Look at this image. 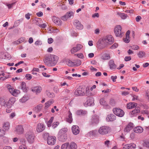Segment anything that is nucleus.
<instances>
[{
    "label": "nucleus",
    "mask_w": 149,
    "mask_h": 149,
    "mask_svg": "<svg viewBox=\"0 0 149 149\" xmlns=\"http://www.w3.org/2000/svg\"><path fill=\"white\" fill-rule=\"evenodd\" d=\"M114 42L113 37L111 35H108L103 37L102 40H99L97 43V46L99 49H102L112 44Z\"/></svg>",
    "instance_id": "nucleus-1"
},
{
    "label": "nucleus",
    "mask_w": 149,
    "mask_h": 149,
    "mask_svg": "<svg viewBox=\"0 0 149 149\" xmlns=\"http://www.w3.org/2000/svg\"><path fill=\"white\" fill-rule=\"evenodd\" d=\"M58 60V56L51 54L46 56L44 60L45 63L48 65L55 66L57 63Z\"/></svg>",
    "instance_id": "nucleus-2"
},
{
    "label": "nucleus",
    "mask_w": 149,
    "mask_h": 149,
    "mask_svg": "<svg viewBox=\"0 0 149 149\" xmlns=\"http://www.w3.org/2000/svg\"><path fill=\"white\" fill-rule=\"evenodd\" d=\"M121 26L119 25H116L114 29L116 36L117 37H122L124 34V32L122 30Z\"/></svg>",
    "instance_id": "nucleus-3"
},
{
    "label": "nucleus",
    "mask_w": 149,
    "mask_h": 149,
    "mask_svg": "<svg viewBox=\"0 0 149 149\" xmlns=\"http://www.w3.org/2000/svg\"><path fill=\"white\" fill-rule=\"evenodd\" d=\"M6 87L10 93L13 96H16L18 94L20 93V91L19 90L14 89L13 86L9 84H7Z\"/></svg>",
    "instance_id": "nucleus-4"
},
{
    "label": "nucleus",
    "mask_w": 149,
    "mask_h": 149,
    "mask_svg": "<svg viewBox=\"0 0 149 149\" xmlns=\"http://www.w3.org/2000/svg\"><path fill=\"white\" fill-rule=\"evenodd\" d=\"M110 128L107 126L100 127L98 130L99 133L102 135H105L109 133L110 131Z\"/></svg>",
    "instance_id": "nucleus-5"
},
{
    "label": "nucleus",
    "mask_w": 149,
    "mask_h": 149,
    "mask_svg": "<svg viewBox=\"0 0 149 149\" xmlns=\"http://www.w3.org/2000/svg\"><path fill=\"white\" fill-rule=\"evenodd\" d=\"M85 91L84 88L79 87L75 90L74 94L77 96L84 95L85 94Z\"/></svg>",
    "instance_id": "nucleus-6"
},
{
    "label": "nucleus",
    "mask_w": 149,
    "mask_h": 149,
    "mask_svg": "<svg viewBox=\"0 0 149 149\" xmlns=\"http://www.w3.org/2000/svg\"><path fill=\"white\" fill-rule=\"evenodd\" d=\"M113 111L115 115L120 117H122L124 115V111L120 109L116 108H114Z\"/></svg>",
    "instance_id": "nucleus-7"
},
{
    "label": "nucleus",
    "mask_w": 149,
    "mask_h": 149,
    "mask_svg": "<svg viewBox=\"0 0 149 149\" xmlns=\"http://www.w3.org/2000/svg\"><path fill=\"white\" fill-rule=\"evenodd\" d=\"M94 100L92 97H88L86 101L84 103L85 107L91 106L94 105Z\"/></svg>",
    "instance_id": "nucleus-8"
},
{
    "label": "nucleus",
    "mask_w": 149,
    "mask_h": 149,
    "mask_svg": "<svg viewBox=\"0 0 149 149\" xmlns=\"http://www.w3.org/2000/svg\"><path fill=\"white\" fill-rule=\"evenodd\" d=\"M83 47L82 45L80 44H77L75 46L72 47L70 52L72 54H73L80 50Z\"/></svg>",
    "instance_id": "nucleus-9"
},
{
    "label": "nucleus",
    "mask_w": 149,
    "mask_h": 149,
    "mask_svg": "<svg viewBox=\"0 0 149 149\" xmlns=\"http://www.w3.org/2000/svg\"><path fill=\"white\" fill-rule=\"evenodd\" d=\"M140 108L139 107H136L135 109L131 111L130 113V115L131 117H133L137 116L140 112Z\"/></svg>",
    "instance_id": "nucleus-10"
},
{
    "label": "nucleus",
    "mask_w": 149,
    "mask_h": 149,
    "mask_svg": "<svg viewBox=\"0 0 149 149\" xmlns=\"http://www.w3.org/2000/svg\"><path fill=\"white\" fill-rule=\"evenodd\" d=\"M136 148V146L135 144L131 143L127 144L124 145L122 149H135Z\"/></svg>",
    "instance_id": "nucleus-11"
},
{
    "label": "nucleus",
    "mask_w": 149,
    "mask_h": 149,
    "mask_svg": "<svg viewBox=\"0 0 149 149\" xmlns=\"http://www.w3.org/2000/svg\"><path fill=\"white\" fill-rule=\"evenodd\" d=\"M99 116L97 115H94L92 116L91 119V122L93 124H97L99 122Z\"/></svg>",
    "instance_id": "nucleus-12"
},
{
    "label": "nucleus",
    "mask_w": 149,
    "mask_h": 149,
    "mask_svg": "<svg viewBox=\"0 0 149 149\" xmlns=\"http://www.w3.org/2000/svg\"><path fill=\"white\" fill-rule=\"evenodd\" d=\"M56 138L55 136H50L48 137V139H47V143L51 145H54L56 140Z\"/></svg>",
    "instance_id": "nucleus-13"
},
{
    "label": "nucleus",
    "mask_w": 149,
    "mask_h": 149,
    "mask_svg": "<svg viewBox=\"0 0 149 149\" xmlns=\"http://www.w3.org/2000/svg\"><path fill=\"white\" fill-rule=\"evenodd\" d=\"M74 25L76 28L79 30L82 29L83 28V26L77 19L74 20Z\"/></svg>",
    "instance_id": "nucleus-14"
},
{
    "label": "nucleus",
    "mask_w": 149,
    "mask_h": 149,
    "mask_svg": "<svg viewBox=\"0 0 149 149\" xmlns=\"http://www.w3.org/2000/svg\"><path fill=\"white\" fill-rule=\"evenodd\" d=\"M52 19L53 22L55 24L59 26L61 25L62 21L58 17L55 16H53L52 17Z\"/></svg>",
    "instance_id": "nucleus-15"
},
{
    "label": "nucleus",
    "mask_w": 149,
    "mask_h": 149,
    "mask_svg": "<svg viewBox=\"0 0 149 149\" xmlns=\"http://www.w3.org/2000/svg\"><path fill=\"white\" fill-rule=\"evenodd\" d=\"M45 128L44 125L42 123H38L36 127V131L38 132H40L43 131Z\"/></svg>",
    "instance_id": "nucleus-16"
},
{
    "label": "nucleus",
    "mask_w": 149,
    "mask_h": 149,
    "mask_svg": "<svg viewBox=\"0 0 149 149\" xmlns=\"http://www.w3.org/2000/svg\"><path fill=\"white\" fill-rule=\"evenodd\" d=\"M72 130L74 134L76 135L79 132V127L77 125H73L72 127Z\"/></svg>",
    "instance_id": "nucleus-17"
},
{
    "label": "nucleus",
    "mask_w": 149,
    "mask_h": 149,
    "mask_svg": "<svg viewBox=\"0 0 149 149\" xmlns=\"http://www.w3.org/2000/svg\"><path fill=\"white\" fill-rule=\"evenodd\" d=\"M26 136L27 139L28 141L30 143H32L34 141V138L35 136L33 134H26Z\"/></svg>",
    "instance_id": "nucleus-18"
},
{
    "label": "nucleus",
    "mask_w": 149,
    "mask_h": 149,
    "mask_svg": "<svg viewBox=\"0 0 149 149\" xmlns=\"http://www.w3.org/2000/svg\"><path fill=\"white\" fill-rule=\"evenodd\" d=\"M17 133L18 134H22L24 132V129L22 125H19L16 128Z\"/></svg>",
    "instance_id": "nucleus-19"
},
{
    "label": "nucleus",
    "mask_w": 149,
    "mask_h": 149,
    "mask_svg": "<svg viewBox=\"0 0 149 149\" xmlns=\"http://www.w3.org/2000/svg\"><path fill=\"white\" fill-rule=\"evenodd\" d=\"M133 124L132 123H130L124 128V131L125 132H129L133 128Z\"/></svg>",
    "instance_id": "nucleus-20"
},
{
    "label": "nucleus",
    "mask_w": 149,
    "mask_h": 149,
    "mask_svg": "<svg viewBox=\"0 0 149 149\" xmlns=\"http://www.w3.org/2000/svg\"><path fill=\"white\" fill-rule=\"evenodd\" d=\"M100 103L101 105L103 106L104 107L105 109H107L110 108L109 106L108 105L104 98H102L100 100Z\"/></svg>",
    "instance_id": "nucleus-21"
},
{
    "label": "nucleus",
    "mask_w": 149,
    "mask_h": 149,
    "mask_svg": "<svg viewBox=\"0 0 149 149\" xmlns=\"http://www.w3.org/2000/svg\"><path fill=\"white\" fill-rule=\"evenodd\" d=\"M42 88L40 86H37L33 87L32 89V91L36 94L39 93L42 91Z\"/></svg>",
    "instance_id": "nucleus-22"
},
{
    "label": "nucleus",
    "mask_w": 149,
    "mask_h": 149,
    "mask_svg": "<svg viewBox=\"0 0 149 149\" xmlns=\"http://www.w3.org/2000/svg\"><path fill=\"white\" fill-rule=\"evenodd\" d=\"M116 119V116L113 114L108 115L106 118L107 121H113Z\"/></svg>",
    "instance_id": "nucleus-23"
},
{
    "label": "nucleus",
    "mask_w": 149,
    "mask_h": 149,
    "mask_svg": "<svg viewBox=\"0 0 149 149\" xmlns=\"http://www.w3.org/2000/svg\"><path fill=\"white\" fill-rule=\"evenodd\" d=\"M130 32V31H127L126 33V37L123 39V40L125 43H128L130 42L129 37Z\"/></svg>",
    "instance_id": "nucleus-24"
},
{
    "label": "nucleus",
    "mask_w": 149,
    "mask_h": 149,
    "mask_svg": "<svg viewBox=\"0 0 149 149\" xmlns=\"http://www.w3.org/2000/svg\"><path fill=\"white\" fill-rule=\"evenodd\" d=\"M109 65L110 68L111 70H113L116 68V66L114 63V61L112 60H110L109 63Z\"/></svg>",
    "instance_id": "nucleus-25"
},
{
    "label": "nucleus",
    "mask_w": 149,
    "mask_h": 149,
    "mask_svg": "<svg viewBox=\"0 0 149 149\" xmlns=\"http://www.w3.org/2000/svg\"><path fill=\"white\" fill-rule=\"evenodd\" d=\"M117 14L122 19H126L128 17L127 15L124 13L117 12Z\"/></svg>",
    "instance_id": "nucleus-26"
},
{
    "label": "nucleus",
    "mask_w": 149,
    "mask_h": 149,
    "mask_svg": "<svg viewBox=\"0 0 149 149\" xmlns=\"http://www.w3.org/2000/svg\"><path fill=\"white\" fill-rule=\"evenodd\" d=\"M68 116L66 118V120L67 122L71 123L72 121V114L70 111H69L68 113Z\"/></svg>",
    "instance_id": "nucleus-27"
},
{
    "label": "nucleus",
    "mask_w": 149,
    "mask_h": 149,
    "mask_svg": "<svg viewBox=\"0 0 149 149\" xmlns=\"http://www.w3.org/2000/svg\"><path fill=\"white\" fill-rule=\"evenodd\" d=\"M77 145L75 143L72 142L70 144L69 143L68 149H77Z\"/></svg>",
    "instance_id": "nucleus-28"
},
{
    "label": "nucleus",
    "mask_w": 149,
    "mask_h": 149,
    "mask_svg": "<svg viewBox=\"0 0 149 149\" xmlns=\"http://www.w3.org/2000/svg\"><path fill=\"white\" fill-rule=\"evenodd\" d=\"M58 140L60 141H64L67 139V134H64L63 135H58Z\"/></svg>",
    "instance_id": "nucleus-29"
},
{
    "label": "nucleus",
    "mask_w": 149,
    "mask_h": 149,
    "mask_svg": "<svg viewBox=\"0 0 149 149\" xmlns=\"http://www.w3.org/2000/svg\"><path fill=\"white\" fill-rule=\"evenodd\" d=\"M10 123L8 122H5L3 125V127L6 131L8 130L10 128Z\"/></svg>",
    "instance_id": "nucleus-30"
},
{
    "label": "nucleus",
    "mask_w": 149,
    "mask_h": 149,
    "mask_svg": "<svg viewBox=\"0 0 149 149\" xmlns=\"http://www.w3.org/2000/svg\"><path fill=\"white\" fill-rule=\"evenodd\" d=\"M137 104L134 102H130L128 103L127 105V108L129 109H132L136 107Z\"/></svg>",
    "instance_id": "nucleus-31"
},
{
    "label": "nucleus",
    "mask_w": 149,
    "mask_h": 149,
    "mask_svg": "<svg viewBox=\"0 0 149 149\" xmlns=\"http://www.w3.org/2000/svg\"><path fill=\"white\" fill-rule=\"evenodd\" d=\"M68 131V129L66 128L62 129L59 131L58 134V135H63L64 134H67L66 132Z\"/></svg>",
    "instance_id": "nucleus-32"
},
{
    "label": "nucleus",
    "mask_w": 149,
    "mask_h": 149,
    "mask_svg": "<svg viewBox=\"0 0 149 149\" xmlns=\"http://www.w3.org/2000/svg\"><path fill=\"white\" fill-rule=\"evenodd\" d=\"M134 131L136 133H141L143 132V129L141 127L138 126L134 128Z\"/></svg>",
    "instance_id": "nucleus-33"
},
{
    "label": "nucleus",
    "mask_w": 149,
    "mask_h": 149,
    "mask_svg": "<svg viewBox=\"0 0 149 149\" xmlns=\"http://www.w3.org/2000/svg\"><path fill=\"white\" fill-rule=\"evenodd\" d=\"M53 103L54 101L52 100H49L46 102L45 104V109H47Z\"/></svg>",
    "instance_id": "nucleus-34"
},
{
    "label": "nucleus",
    "mask_w": 149,
    "mask_h": 149,
    "mask_svg": "<svg viewBox=\"0 0 149 149\" xmlns=\"http://www.w3.org/2000/svg\"><path fill=\"white\" fill-rule=\"evenodd\" d=\"M29 99L28 95H24L19 101V102L22 103H24L27 101Z\"/></svg>",
    "instance_id": "nucleus-35"
},
{
    "label": "nucleus",
    "mask_w": 149,
    "mask_h": 149,
    "mask_svg": "<svg viewBox=\"0 0 149 149\" xmlns=\"http://www.w3.org/2000/svg\"><path fill=\"white\" fill-rule=\"evenodd\" d=\"M21 89L24 92H26L27 88L26 86V84L24 82H22L21 85Z\"/></svg>",
    "instance_id": "nucleus-36"
},
{
    "label": "nucleus",
    "mask_w": 149,
    "mask_h": 149,
    "mask_svg": "<svg viewBox=\"0 0 149 149\" xmlns=\"http://www.w3.org/2000/svg\"><path fill=\"white\" fill-rule=\"evenodd\" d=\"M42 105L39 104L35 107L34 108V111L36 112H38L41 111L42 107Z\"/></svg>",
    "instance_id": "nucleus-37"
},
{
    "label": "nucleus",
    "mask_w": 149,
    "mask_h": 149,
    "mask_svg": "<svg viewBox=\"0 0 149 149\" xmlns=\"http://www.w3.org/2000/svg\"><path fill=\"white\" fill-rule=\"evenodd\" d=\"M110 58V55L107 54H104L101 57V58L104 60L109 59Z\"/></svg>",
    "instance_id": "nucleus-38"
},
{
    "label": "nucleus",
    "mask_w": 149,
    "mask_h": 149,
    "mask_svg": "<svg viewBox=\"0 0 149 149\" xmlns=\"http://www.w3.org/2000/svg\"><path fill=\"white\" fill-rule=\"evenodd\" d=\"M54 118L53 117H51L47 123V126L48 127H51L52 124L54 120Z\"/></svg>",
    "instance_id": "nucleus-39"
},
{
    "label": "nucleus",
    "mask_w": 149,
    "mask_h": 149,
    "mask_svg": "<svg viewBox=\"0 0 149 149\" xmlns=\"http://www.w3.org/2000/svg\"><path fill=\"white\" fill-rule=\"evenodd\" d=\"M69 143H66L62 145L61 146V149H68Z\"/></svg>",
    "instance_id": "nucleus-40"
},
{
    "label": "nucleus",
    "mask_w": 149,
    "mask_h": 149,
    "mask_svg": "<svg viewBox=\"0 0 149 149\" xmlns=\"http://www.w3.org/2000/svg\"><path fill=\"white\" fill-rule=\"evenodd\" d=\"M145 55V53L143 51H141L139 52L137 54L138 56L140 58H142Z\"/></svg>",
    "instance_id": "nucleus-41"
},
{
    "label": "nucleus",
    "mask_w": 149,
    "mask_h": 149,
    "mask_svg": "<svg viewBox=\"0 0 149 149\" xmlns=\"http://www.w3.org/2000/svg\"><path fill=\"white\" fill-rule=\"evenodd\" d=\"M97 131L96 130H93L90 131L88 133V135L90 136H93L96 134Z\"/></svg>",
    "instance_id": "nucleus-42"
},
{
    "label": "nucleus",
    "mask_w": 149,
    "mask_h": 149,
    "mask_svg": "<svg viewBox=\"0 0 149 149\" xmlns=\"http://www.w3.org/2000/svg\"><path fill=\"white\" fill-rule=\"evenodd\" d=\"M46 94L50 98L53 97L54 96V94L52 93H51L48 91H46Z\"/></svg>",
    "instance_id": "nucleus-43"
},
{
    "label": "nucleus",
    "mask_w": 149,
    "mask_h": 149,
    "mask_svg": "<svg viewBox=\"0 0 149 149\" xmlns=\"http://www.w3.org/2000/svg\"><path fill=\"white\" fill-rule=\"evenodd\" d=\"M66 15H67L68 18L70 17H73L74 15V13L72 11H69L67 12L66 14Z\"/></svg>",
    "instance_id": "nucleus-44"
},
{
    "label": "nucleus",
    "mask_w": 149,
    "mask_h": 149,
    "mask_svg": "<svg viewBox=\"0 0 149 149\" xmlns=\"http://www.w3.org/2000/svg\"><path fill=\"white\" fill-rule=\"evenodd\" d=\"M8 101L13 105L15 101V99L14 97H12L10 98Z\"/></svg>",
    "instance_id": "nucleus-45"
},
{
    "label": "nucleus",
    "mask_w": 149,
    "mask_h": 149,
    "mask_svg": "<svg viewBox=\"0 0 149 149\" xmlns=\"http://www.w3.org/2000/svg\"><path fill=\"white\" fill-rule=\"evenodd\" d=\"M59 123L58 122H54L52 124V127L54 129L56 128L59 125Z\"/></svg>",
    "instance_id": "nucleus-46"
},
{
    "label": "nucleus",
    "mask_w": 149,
    "mask_h": 149,
    "mask_svg": "<svg viewBox=\"0 0 149 149\" xmlns=\"http://www.w3.org/2000/svg\"><path fill=\"white\" fill-rule=\"evenodd\" d=\"M49 134L47 133H44L43 134V137L44 139H48V137H49Z\"/></svg>",
    "instance_id": "nucleus-47"
},
{
    "label": "nucleus",
    "mask_w": 149,
    "mask_h": 149,
    "mask_svg": "<svg viewBox=\"0 0 149 149\" xmlns=\"http://www.w3.org/2000/svg\"><path fill=\"white\" fill-rule=\"evenodd\" d=\"M67 64L68 65L70 66H72L74 65V62L70 60L67 61Z\"/></svg>",
    "instance_id": "nucleus-48"
},
{
    "label": "nucleus",
    "mask_w": 149,
    "mask_h": 149,
    "mask_svg": "<svg viewBox=\"0 0 149 149\" xmlns=\"http://www.w3.org/2000/svg\"><path fill=\"white\" fill-rule=\"evenodd\" d=\"M74 55L81 58H83L84 57L83 54L81 53H80L78 54H74Z\"/></svg>",
    "instance_id": "nucleus-49"
},
{
    "label": "nucleus",
    "mask_w": 149,
    "mask_h": 149,
    "mask_svg": "<svg viewBox=\"0 0 149 149\" xmlns=\"http://www.w3.org/2000/svg\"><path fill=\"white\" fill-rule=\"evenodd\" d=\"M143 146L147 148H149V141H145L143 144Z\"/></svg>",
    "instance_id": "nucleus-50"
},
{
    "label": "nucleus",
    "mask_w": 149,
    "mask_h": 149,
    "mask_svg": "<svg viewBox=\"0 0 149 149\" xmlns=\"http://www.w3.org/2000/svg\"><path fill=\"white\" fill-rule=\"evenodd\" d=\"M131 48L132 49L134 50H138L139 48V47L137 45H133L131 46Z\"/></svg>",
    "instance_id": "nucleus-51"
},
{
    "label": "nucleus",
    "mask_w": 149,
    "mask_h": 149,
    "mask_svg": "<svg viewBox=\"0 0 149 149\" xmlns=\"http://www.w3.org/2000/svg\"><path fill=\"white\" fill-rule=\"evenodd\" d=\"M15 3V2H13L10 4L7 3L6 5L8 6L9 9H10L14 6Z\"/></svg>",
    "instance_id": "nucleus-52"
},
{
    "label": "nucleus",
    "mask_w": 149,
    "mask_h": 149,
    "mask_svg": "<svg viewBox=\"0 0 149 149\" xmlns=\"http://www.w3.org/2000/svg\"><path fill=\"white\" fill-rule=\"evenodd\" d=\"M104 144L107 147H109L110 145V141L108 140H107L104 142Z\"/></svg>",
    "instance_id": "nucleus-53"
},
{
    "label": "nucleus",
    "mask_w": 149,
    "mask_h": 149,
    "mask_svg": "<svg viewBox=\"0 0 149 149\" xmlns=\"http://www.w3.org/2000/svg\"><path fill=\"white\" fill-rule=\"evenodd\" d=\"M12 105L13 104H12L8 101L7 103L6 104L5 107H7L8 108H10Z\"/></svg>",
    "instance_id": "nucleus-54"
},
{
    "label": "nucleus",
    "mask_w": 149,
    "mask_h": 149,
    "mask_svg": "<svg viewBox=\"0 0 149 149\" xmlns=\"http://www.w3.org/2000/svg\"><path fill=\"white\" fill-rule=\"evenodd\" d=\"M35 45H41L42 44V42L39 40H38L35 42Z\"/></svg>",
    "instance_id": "nucleus-55"
},
{
    "label": "nucleus",
    "mask_w": 149,
    "mask_h": 149,
    "mask_svg": "<svg viewBox=\"0 0 149 149\" xmlns=\"http://www.w3.org/2000/svg\"><path fill=\"white\" fill-rule=\"evenodd\" d=\"M18 149H27V147L25 145L23 144L19 146Z\"/></svg>",
    "instance_id": "nucleus-56"
},
{
    "label": "nucleus",
    "mask_w": 149,
    "mask_h": 149,
    "mask_svg": "<svg viewBox=\"0 0 149 149\" xmlns=\"http://www.w3.org/2000/svg\"><path fill=\"white\" fill-rule=\"evenodd\" d=\"M5 134V131L3 130L0 129V136H3Z\"/></svg>",
    "instance_id": "nucleus-57"
},
{
    "label": "nucleus",
    "mask_w": 149,
    "mask_h": 149,
    "mask_svg": "<svg viewBox=\"0 0 149 149\" xmlns=\"http://www.w3.org/2000/svg\"><path fill=\"white\" fill-rule=\"evenodd\" d=\"M25 77L26 79L29 80H30L32 78V76L30 74H27L25 76Z\"/></svg>",
    "instance_id": "nucleus-58"
},
{
    "label": "nucleus",
    "mask_w": 149,
    "mask_h": 149,
    "mask_svg": "<svg viewBox=\"0 0 149 149\" xmlns=\"http://www.w3.org/2000/svg\"><path fill=\"white\" fill-rule=\"evenodd\" d=\"M54 28L52 27L50 28L48 31V33H54Z\"/></svg>",
    "instance_id": "nucleus-59"
},
{
    "label": "nucleus",
    "mask_w": 149,
    "mask_h": 149,
    "mask_svg": "<svg viewBox=\"0 0 149 149\" xmlns=\"http://www.w3.org/2000/svg\"><path fill=\"white\" fill-rule=\"evenodd\" d=\"M38 26L41 28H45L47 27V25L46 23H44L42 24H39Z\"/></svg>",
    "instance_id": "nucleus-60"
},
{
    "label": "nucleus",
    "mask_w": 149,
    "mask_h": 149,
    "mask_svg": "<svg viewBox=\"0 0 149 149\" xmlns=\"http://www.w3.org/2000/svg\"><path fill=\"white\" fill-rule=\"evenodd\" d=\"M118 45L117 43H115L111 47V48L112 49H115L117 47Z\"/></svg>",
    "instance_id": "nucleus-61"
},
{
    "label": "nucleus",
    "mask_w": 149,
    "mask_h": 149,
    "mask_svg": "<svg viewBox=\"0 0 149 149\" xmlns=\"http://www.w3.org/2000/svg\"><path fill=\"white\" fill-rule=\"evenodd\" d=\"M132 97H133V98L132 99V100L133 101L138 100V96L136 95H132Z\"/></svg>",
    "instance_id": "nucleus-62"
},
{
    "label": "nucleus",
    "mask_w": 149,
    "mask_h": 149,
    "mask_svg": "<svg viewBox=\"0 0 149 149\" xmlns=\"http://www.w3.org/2000/svg\"><path fill=\"white\" fill-rule=\"evenodd\" d=\"M68 18L66 14L62 17H61V19L63 20H66Z\"/></svg>",
    "instance_id": "nucleus-63"
},
{
    "label": "nucleus",
    "mask_w": 149,
    "mask_h": 149,
    "mask_svg": "<svg viewBox=\"0 0 149 149\" xmlns=\"http://www.w3.org/2000/svg\"><path fill=\"white\" fill-rule=\"evenodd\" d=\"M141 113L143 114L148 115L149 114V112L147 110H144L141 111Z\"/></svg>",
    "instance_id": "nucleus-64"
}]
</instances>
